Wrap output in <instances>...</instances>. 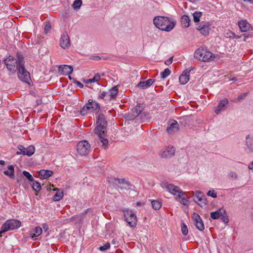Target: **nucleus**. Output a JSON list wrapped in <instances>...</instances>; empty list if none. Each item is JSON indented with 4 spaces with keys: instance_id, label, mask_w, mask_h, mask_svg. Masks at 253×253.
<instances>
[{
    "instance_id": "nucleus-1",
    "label": "nucleus",
    "mask_w": 253,
    "mask_h": 253,
    "mask_svg": "<svg viewBox=\"0 0 253 253\" xmlns=\"http://www.w3.org/2000/svg\"><path fill=\"white\" fill-rule=\"evenodd\" d=\"M107 121L103 114H100L96 120V126L94 131L101 143V146L105 149L108 148V140L106 138Z\"/></svg>"
},
{
    "instance_id": "nucleus-2",
    "label": "nucleus",
    "mask_w": 253,
    "mask_h": 253,
    "mask_svg": "<svg viewBox=\"0 0 253 253\" xmlns=\"http://www.w3.org/2000/svg\"><path fill=\"white\" fill-rule=\"evenodd\" d=\"M155 26L159 29L166 32L171 31L175 27L176 22L165 16H157L153 19Z\"/></svg>"
},
{
    "instance_id": "nucleus-3",
    "label": "nucleus",
    "mask_w": 253,
    "mask_h": 253,
    "mask_svg": "<svg viewBox=\"0 0 253 253\" xmlns=\"http://www.w3.org/2000/svg\"><path fill=\"white\" fill-rule=\"evenodd\" d=\"M194 57L198 60L203 62H210L215 58V56L212 53L203 47H201L196 50Z\"/></svg>"
},
{
    "instance_id": "nucleus-4",
    "label": "nucleus",
    "mask_w": 253,
    "mask_h": 253,
    "mask_svg": "<svg viewBox=\"0 0 253 253\" xmlns=\"http://www.w3.org/2000/svg\"><path fill=\"white\" fill-rule=\"evenodd\" d=\"M210 216L212 219L214 220L221 218L222 221L225 223H227L229 221L226 211L223 208H220L215 211L211 212L210 213Z\"/></svg>"
},
{
    "instance_id": "nucleus-5",
    "label": "nucleus",
    "mask_w": 253,
    "mask_h": 253,
    "mask_svg": "<svg viewBox=\"0 0 253 253\" xmlns=\"http://www.w3.org/2000/svg\"><path fill=\"white\" fill-rule=\"evenodd\" d=\"M18 78L22 82L29 84L31 80L29 72L25 68V66L16 67Z\"/></svg>"
},
{
    "instance_id": "nucleus-6",
    "label": "nucleus",
    "mask_w": 253,
    "mask_h": 253,
    "mask_svg": "<svg viewBox=\"0 0 253 253\" xmlns=\"http://www.w3.org/2000/svg\"><path fill=\"white\" fill-rule=\"evenodd\" d=\"M123 211L126 221L130 227H135L136 225L137 219L134 213L128 209H124Z\"/></svg>"
},
{
    "instance_id": "nucleus-7",
    "label": "nucleus",
    "mask_w": 253,
    "mask_h": 253,
    "mask_svg": "<svg viewBox=\"0 0 253 253\" xmlns=\"http://www.w3.org/2000/svg\"><path fill=\"white\" fill-rule=\"evenodd\" d=\"M77 150L80 155L86 156L90 151V145L86 140L81 141L77 144Z\"/></svg>"
},
{
    "instance_id": "nucleus-8",
    "label": "nucleus",
    "mask_w": 253,
    "mask_h": 253,
    "mask_svg": "<svg viewBox=\"0 0 253 253\" xmlns=\"http://www.w3.org/2000/svg\"><path fill=\"white\" fill-rule=\"evenodd\" d=\"M110 182L112 183L114 185H117L122 190H129L130 189L131 187V185L130 183L124 178H112L110 180Z\"/></svg>"
},
{
    "instance_id": "nucleus-9",
    "label": "nucleus",
    "mask_w": 253,
    "mask_h": 253,
    "mask_svg": "<svg viewBox=\"0 0 253 253\" xmlns=\"http://www.w3.org/2000/svg\"><path fill=\"white\" fill-rule=\"evenodd\" d=\"M164 185L167 191L176 196V199H180L181 197V194L182 195L185 194V193L181 190L179 187L173 184L166 183L164 184Z\"/></svg>"
},
{
    "instance_id": "nucleus-10",
    "label": "nucleus",
    "mask_w": 253,
    "mask_h": 253,
    "mask_svg": "<svg viewBox=\"0 0 253 253\" xmlns=\"http://www.w3.org/2000/svg\"><path fill=\"white\" fill-rule=\"evenodd\" d=\"M8 70L12 74H14L16 71V59L12 56L9 55L4 60Z\"/></svg>"
},
{
    "instance_id": "nucleus-11",
    "label": "nucleus",
    "mask_w": 253,
    "mask_h": 253,
    "mask_svg": "<svg viewBox=\"0 0 253 253\" xmlns=\"http://www.w3.org/2000/svg\"><path fill=\"white\" fill-rule=\"evenodd\" d=\"M3 225L7 231L12 230L19 228L21 226V222L17 219L7 220Z\"/></svg>"
},
{
    "instance_id": "nucleus-12",
    "label": "nucleus",
    "mask_w": 253,
    "mask_h": 253,
    "mask_svg": "<svg viewBox=\"0 0 253 253\" xmlns=\"http://www.w3.org/2000/svg\"><path fill=\"white\" fill-rule=\"evenodd\" d=\"M194 201L197 203L198 202H200L198 203V205L201 207H206L207 205V203L206 202L207 201L206 197L201 191H196Z\"/></svg>"
},
{
    "instance_id": "nucleus-13",
    "label": "nucleus",
    "mask_w": 253,
    "mask_h": 253,
    "mask_svg": "<svg viewBox=\"0 0 253 253\" xmlns=\"http://www.w3.org/2000/svg\"><path fill=\"white\" fill-rule=\"evenodd\" d=\"M18 149L20 151V152H17V155H20L22 154L23 155L31 156L33 154H34L35 151V148L33 145H30L27 148H25L22 145H19L18 147Z\"/></svg>"
},
{
    "instance_id": "nucleus-14",
    "label": "nucleus",
    "mask_w": 253,
    "mask_h": 253,
    "mask_svg": "<svg viewBox=\"0 0 253 253\" xmlns=\"http://www.w3.org/2000/svg\"><path fill=\"white\" fill-rule=\"evenodd\" d=\"M168 124L167 131L169 134L174 133L179 130V125L175 120H170L169 121Z\"/></svg>"
},
{
    "instance_id": "nucleus-15",
    "label": "nucleus",
    "mask_w": 253,
    "mask_h": 253,
    "mask_svg": "<svg viewBox=\"0 0 253 253\" xmlns=\"http://www.w3.org/2000/svg\"><path fill=\"white\" fill-rule=\"evenodd\" d=\"M193 219L196 228L200 231H202L205 229L204 222L200 215L194 212L193 213Z\"/></svg>"
},
{
    "instance_id": "nucleus-16",
    "label": "nucleus",
    "mask_w": 253,
    "mask_h": 253,
    "mask_svg": "<svg viewBox=\"0 0 253 253\" xmlns=\"http://www.w3.org/2000/svg\"><path fill=\"white\" fill-rule=\"evenodd\" d=\"M60 45L63 49L68 48L71 45L70 38L67 33H64L60 39Z\"/></svg>"
},
{
    "instance_id": "nucleus-17",
    "label": "nucleus",
    "mask_w": 253,
    "mask_h": 253,
    "mask_svg": "<svg viewBox=\"0 0 253 253\" xmlns=\"http://www.w3.org/2000/svg\"><path fill=\"white\" fill-rule=\"evenodd\" d=\"M193 68H187L183 71L182 74L179 77V83L181 84H185L189 80V74L190 71L193 70Z\"/></svg>"
},
{
    "instance_id": "nucleus-18",
    "label": "nucleus",
    "mask_w": 253,
    "mask_h": 253,
    "mask_svg": "<svg viewBox=\"0 0 253 253\" xmlns=\"http://www.w3.org/2000/svg\"><path fill=\"white\" fill-rule=\"evenodd\" d=\"M175 150L173 147H168L167 148L160 153V156L163 158H170L175 154Z\"/></svg>"
},
{
    "instance_id": "nucleus-19",
    "label": "nucleus",
    "mask_w": 253,
    "mask_h": 253,
    "mask_svg": "<svg viewBox=\"0 0 253 253\" xmlns=\"http://www.w3.org/2000/svg\"><path fill=\"white\" fill-rule=\"evenodd\" d=\"M59 72L62 75H70L73 71V67L71 65H61L58 67Z\"/></svg>"
},
{
    "instance_id": "nucleus-20",
    "label": "nucleus",
    "mask_w": 253,
    "mask_h": 253,
    "mask_svg": "<svg viewBox=\"0 0 253 253\" xmlns=\"http://www.w3.org/2000/svg\"><path fill=\"white\" fill-rule=\"evenodd\" d=\"M246 145L249 153L253 152V134H248L246 136Z\"/></svg>"
},
{
    "instance_id": "nucleus-21",
    "label": "nucleus",
    "mask_w": 253,
    "mask_h": 253,
    "mask_svg": "<svg viewBox=\"0 0 253 253\" xmlns=\"http://www.w3.org/2000/svg\"><path fill=\"white\" fill-rule=\"evenodd\" d=\"M229 102L227 98H224L223 99L220 100L218 106L215 109V113L216 114H219V113H220V112L223 110V108Z\"/></svg>"
},
{
    "instance_id": "nucleus-22",
    "label": "nucleus",
    "mask_w": 253,
    "mask_h": 253,
    "mask_svg": "<svg viewBox=\"0 0 253 253\" xmlns=\"http://www.w3.org/2000/svg\"><path fill=\"white\" fill-rule=\"evenodd\" d=\"M238 25L242 32L247 31L251 28V24L246 20L240 21L238 22Z\"/></svg>"
},
{
    "instance_id": "nucleus-23",
    "label": "nucleus",
    "mask_w": 253,
    "mask_h": 253,
    "mask_svg": "<svg viewBox=\"0 0 253 253\" xmlns=\"http://www.w3.org/2000/svg\"><path fill=\"white\" fill-rule=\"evenodd\" d=\"M38 173L39 177L42 179L48 178L53 174V171L50 170L41 169Z\"/></svg>"
},
{
    "instance_id": "nucleus-24",
    "label": "nucleus",
    "mask_w": 253,
    "mask_h": 253,
    "mask_svg": "<svg viewBox=\"0 0 253 253\" xmlns=\"http://www.w3.org/2000/svg\"><path fill=\"white\" fill-rule=\"evenodd\" d=\"M155 80L154 79H150L145 81L140 82L137 84V86L141 87L143 89L146 88L152 85Z\"/></svg>"
},
{
    "instance_id": "nucleus-25",
    "label": "nucleus",
    "mask_w": 253,
    "mask_h": 253,
    "mask_svg": "<svg viewBox=\"0 0 253 253\" xmlns=\"http://www.w3.org/2000/svg\"><path fill=\"white\" fill-rule=\"evenodd\" d=\"M180 21L183 28H188L190 26L191 20L187 15L184 14L181 16Z\"/></svg>"
},
{
    "instance_id": "nucleus-26",
    "label": "nucleus",
    "mask_w": 253,
    "mask_h": 253,
    "mask_svg": "<svg viewBox=\"0 0 253 253\" xmlns=\"http://www.w3.org/2000/svg\"><path fill=\"white\" fill-rule=\"evenodd\" d=\"M197 29L199 30L201 34L204 35H208L209 34V31L210 30V28L209 25L206 24H204L203 25L199 26Z\"/></svg>"
},
{
    "instance_id": "nucleus-27",
    "label": "nucleus",
    "mask_w": 253,
    "mask_h": 253,
    "mask_svg": "<svg viewBox=\"0 0 253 253\" xmlns=\"http://www.w3.org/2000/svg\"><path fill=\"white\" fill-rule=\"evenodd\" d=\"M8 170H4L3 171V173L9 176V178L11 179H13L14 178V167L12 165H9L7 167Z\"/></svg>"
},
{
    "instance_id": "nucleus-28",
    "label": "nucleus",
    "mask_w": 253,
    "mask_h": 253,
    "mask_svg": "<svg viewBox=\"0 0 253 253\" xmlns=\"http://www.w3.org/2000/svg\"><path fill=\"white\" fill-rule=\"evenodd\" d=\"M88 101L90 102V107L91 108V110L98 112L101 108L99 103L92 99H89Z\"/></svg>"
},
{
    "instance_id": "nucleus-29",
    "label": "nucleus",
    "mask_w": 253,
    "mask_h": 253,
    "mask_svg": "<svg viewBox=\"0 0 253 253\" xmlns=\"http://www.w3.org/2000/svg\"><path fill=\"white\" fill-rule=\"evenodd\" d=\"M42 228L40 227L35 228L30 233L31 237L33 239L34 237L40 236L42 233Z\"/></svg>"
},
{
    "instance_id": "nucleus-30",
    "label": "nucleus",
    "mask_w": 253,
    "mask_h": 253,
    "mask_svg": "<svg viewBox=\"0 0 253 253\" xmlns=\"http://www.w3.org/2000/svg\"><path fill=\"white\" fill-rule=\"evenodd\" d=\"M90 110H91V108L90 107V102L88 101V102L82 108L80 113L82 116H84L88 113V111Z\"/></svg>"
},
{
    "instance_id": "nucleus-31",
    "label": "nucleus",
    "mask_w": 253,
    "mask_h": 253,
    "mask_svg": "<svg viewBox=\"0 0 253 253\" xmlns=\"http://www.w3.org/2000/svg\"><path fill=\"white\" fill-rule=\"evenodd\" d=\"M16 67H18L21 66H25L23 56L21 54L17 53L16 55Z\"/></svg>"
},
{
    "instance_id": "nucleus-32",
    "label": "nucleus",
    "mask_w": 253,
    "mask_h": 253,
    "mask_svg": "<svg viewBox=\"0 0 253 253\" xmlns=\"http://www.w3.org/2000/svg\"><path fill=\"white\" fill-rule=\"evenodd\" d=\"M54 191H56V193L53 196L52 199L54 201H59L63 197V192L57 188L55 189Z\"/></svg>"
},
{
    "instance_id": "nucleus-33",
    "label": "nucleus",
    "mask_w": 253,
    "mask_h": 253,
    "mask_svg": "<svg viewBox=\"0 0 253 253\" xmlns=\"http://www.w3.org/2000/svg\"><path fill=\"white\" fill-rule=\"evenodd\" d=\"M109 95L111 96V98H113V99L115 98L117 94L118 93V89L117 86H115L113 87L109 91Z\"/></svg>"
},
{
    "instance_id": "nucleus-34",
    "label": "nucleus",
    "mask_w": 253,
    "mask_h": 253,
    "mask_svg": "<svg viewBox=\"0 0 253 253\" xmlns=\"http://www.w3.org/2000/svg\"><path fill=\"white\" fill-rule=\"evenodd\" d=\"M151 205L155 210H159L162 207V203L159 200H153L151 201Z\"/></svg>"
},
{
    "instance_id": "nucleus-35",
    "label": "nucleus",
    "mask_w": 253,
    "mask_h": 253,
    "mask_svg": "<svg viewBox=\"0 0 253 253\" xmlns=\"http://www.w3.org/2000/svg\"><path fill=\"white\" fill-rule=\"evenodd\" d=\"M32 182H33L32 186L33 190L37 192L40 191L41 189V184L39 182L35 181L34 179V181Z\"/></svg>"
},
{
    "instance_id": "nucleus-36",
    "label": "nucleus",
    "mask_w": 253,
    "mask_h": 253,
    "mask_svg": "<svg viewBox=\"0 0 253 253\" xmlns=\"http://www.w3.org/2000/svg\"><path fill=\"white\" fill-rule=\"evenodd\" d=\"M202 15V12L200 11H195L193 13V16L194 18V21L195 22H198L200 21V18Z\"/></svg>"
},
{
    "instance_id": "nucleus-37",
    "label": "nucleus",
    "mask_w": 253,
    "mask_h": 253,
    "mask_svg": "<svg viewBox=\"0 0 253 253\" xmlns=\"http://www.w3.org/2000/svg\"><path fill=\"white\" fill-rule=\"evenodd\" d=\"M100 79V76L98 74H96L94 76V77L92 79L87 80L86 81V84L91 83L92 82H97L99 81Z\"/></svg>"
},
{
    "instance_id": "nucleus-38",
    "label": "nucleus",
    "mask_w": 253,
    "mask_h": 253,
    "mask_svg": "<svg viewBox=\"0 0 253 253\" xmlns=\"http://www.w3.org/2000/svg\"><path fill=\"white\" fill-rule=\"evenodd\" d=\"M170 73L171 72L169 69H165L164 71L161 73V78L162 79H165L170 75Z\"/></svg>"
},
{
    "instance_id": "nucleus-39",
    "label": "nucleus",
    "mask_w": 253,
    "mask_h": 253,
    "mask_svg": "<svg viewBox=\"0 0 253 253\" xmlns=\"http://www.w3.org/2000/svg\"><path fill=\"white\" fill-rule=\"evenodd\" d=\"M22 173L29 181L32 182L34 181V179L33 176L28 171L24 170Z\"/></svg>"
},
{
    "instance_id": "nucleus-40",
    "label": "nucleus",
    "mask_w": 253,
    "mask_h": 253,
    "mask_svg": "<svg viewBox=\"0 0 253 253\" xmlns=\"http://www.w3.org/2000/svg\"><path fill=\"white\" fill-rule=\"evenodd\" d=\"M82 4V0H75L73 2V7L75 9H79L81 7Z\"/></svg>"
},
{
    "instance_id": "nucleus-41",
    "label": "nucleus",
    "mask_w": 253,
    "mask_h": 253,
    "mask_svg": "<svg viewBox=\"0 0 253 253\" xmlns=\"http://www.w3.org/2000/svg\"><path fill=\"white\" fill-rule=\"evenodd\" d=\"M134 109L136 111L135 115H139L143 110V105L141 106V104H140L139 105H137Z\"/></svg>"
},
{
    "instance_id": "nucleus-42",
    "label": "nucleus",
    "mask_w": 253,
    "mask_h": 253,
    "mask_svg": "<svg viewBox=\"0 0 253 253\" xmlns=\"http://www.w3.org/2000/svg\"><path fill=\"white\" fill-rule=\"evenodd\" d=\"M181 230L182 233L183 235L185 236V235H187L188 232V230L187 226L184 223H182Z\"/></svg>"
},
{
    "instance_id": "nucleus-43",
    "label": "nucleus",
    "mask_w": 253,
    "mask_h": 253,
    "mask_svg": "<svg viewBox=\"0 0 253 253\" xmlns=\"http://www.w3.org/2000/svg\"><path fill=\"white\" fill-rule=\"evenodd\" d=\"M110 247V244L109 243H106L105 244H104L103 246H100L99 248V250L101 251H104L108 249H109Z\"/></svg>"
},
{
    "instance_id": "nucleus-44",
    "label": "nucleus",
    "mask_w": 253,
    "mask_h": 253,
    "mask_svg": "<svg viewBox=\"0 0 253 253\" xmlns=\"http://www.w3.org/2000/svg\"><path fill=\"white\" fill-rule=\"evenodd\" d=\"M207 195L214 198L217 197V193L214 190H209L207 193Z\"/></svg>"
},
{
    "instance_id": "nucleus-45",
    "label": "nucleus",
    "mask_w": 253,
    "mask_h": 253,
    "mask_svg": "<svg viewBox=\"0 0 253 253\" xmlns=\"http://www.w3.org/2000/svg\"><path fill=\"white\" fill-rule=\"evenodd\" d=\"M228 176L229 178H233L234 179L238 178L237 174L234 171H230L228 173Z\"/></svg>"
},
{
    "instance_id": "nucleus-46",
    "label": "nucleus",
    "mask_w": 253,
    "mask_h": 253,
    "mask_svg": "<svg viewBox=\"0 0 253 253\" xmlns=\"http://www.w3.org/2000/svg\"><path fill=\"white\" fill-rule=\"evenodd\" d=\"M243 36V35H241L240 36H238V35L235 34L234 33H233L232 32H229V38L233 37L234 38L238 39H240V38H242Z\"/></svg>"
},
{
    "instance_id": "nucleus-47",
    "label": "nucleus",
    "mask_w": 253,
    "mask_h": 253,
    "mask_svg": "<svg viewBox=\"0 0 253 253\" xmlns=\"http://www.w3.org/2000/svg\"><path fill=\"white\" fill-rule=\"evenodd\" d=\"M107 95V92L102 91L98 96V99H102L105 100V96Z\"/></svg>"
},
{
    "instance_id": "nucleus-48",
    "label": "nucleus",
    "mask_w": 253,
    "mask_h": 253,
    "mask_svg": "<svg viewBox=\"0 0 253 253\" xmlns=\"http://www.w3.org/2000/svg\"><path fill=\"white\" fill-rule=\"evenodd\" d=\"M248 92L243 93L239 95L237 98V99L239 101H241L244 99L246 98V97L247 96Z\"/></svg>"
},
{
    "instance_id": "nucleus-49",
    "label": "nucleus",
    "mask_w": 253,
    "mask_h": 253,
    "mask_svg": "<svg viewBox=\"0 0 253 253\" xmlns=\"http://www.w3.org/2000/svg\"><path fill=\"white\" fill-rule=\"evenodd\" d=\"M189 201L185 198H181V203L184 205H188L189 204Z\"/></svg>"
},
{
    "instance_id": "nucleus-50",
    "label": "nucleus",
    "mask_w": 253,
    "mask_h": 253,
    "mask_svg": "<svg viewBox=\"0 0 253 253\" xmlns=\"http://www.w3.org/2000/svg\"><path fill=\"white\" fill-rule=\"evenodd\" d=\"M51 28L50 24L49 23L46 24L44 26V30L45 34H47Z\"/></svg>"
},
{
    "instance_id": "nucleus-51",
    "label": "nucleus",
    "mask_w": 253,
    "mask_h": 253,
    "mask_svg": "<svg viewBox=\"0 0 253 253\" xmlns=\"http://www.w3.org/2000/svg\"><path fill=\"white\" fill-rule=\"evenodd\" d=\"M173 57H170L168 59L165 61V63L167 65H169L171 64L172 62Z\"/></svg>"
},
{
    "instance_id": "nucleus-52",
    "label": "nucleus",
    "mask_w": 253,
    "mask_h": 253,
    "mask_svg": "<svg viewBox=\"0 0 253 253\" xmlns=\"http://www.w3.org/2000/svg\"><path fill=\"white\" fill-rule=\"evenodd\" d=\"M74 83L76 84V85L80 88H82L84 86V85L82 83H81V82H80L79 81H76L74 79Z\"/></svg>"
},
{
    "instance_id": "nucleus-53",
    "label": "nucleus",
    "mask_w": 253,
    "mask_h": 253,
    "mask_svg": "<svg viewBox=\"0 0 253 253\" xmlns=\"http://www.w3.org/2000/svg\"><path fill=\"white\" fill-rule=\"evenodd\" d=\"M4 226L2 225L1 227L0 231V237L2 236V234L5 233L7 231L6 229L4 227Z\"/></svg>"
},
{
    "instance_id": "nucleus-54",
    "label": "nucleus",
    "mask_w": 253,
    "mask_h": 253,
    "mask_svg": "<svg viewBox=\"0 0 253 253\" xmlns=\"http://www.w3.org/2000/svg\"><path fill=\"white\" fill-rule=\"evenodd\" d=\"M136 112V111L134 109H133L131 110V114H132V118H130V120L131 119H133L134 118H135V117H138L139 115H135V113Z\"/></svg>"
},
{
    "instance_id": "nucleus-55",
    "label": "nucleus",
    "mask_w": 253,
    "mask_h": 253,
    "mask_svg": "<svg viewBox=\"0 0 253 253\" xmlns=\"http://www.w3.org/2000/svg\"><path fill=\"white\" fill-rule=\"evenodd\" d=\"M42 227L45 232H47L48 230V226L46 223H43L42 224Z\"/></svg>"
},
{
    "instance_id": "nucleus-56",
    "label": "nucleus",
    "mask_w": 253,
    "mask_h": 253,
    "mask_svg": "<svg viewBox=\"0 0 253 253\" xmlns=\"http://www.w3.org/2000/svg\"><path fill=\"white\" fill-rule=\"evenodd\" d=\"M109 93H110L109 92H107V95L105 96V101H110L111 100L113 99V98H111V96L109 95Z\"/></svg>"
},
{
    "instance_id": "nucleus-57",
    "label": "nucleus",
    "mask_w": 253,
    "mask_h": 253,
    "mask_svg": "<svg viewBox=\"0 0 253 253\" xmlns=\"http://www.w3.org/2000/svg\"><path fill=\"white\" fill-rule=\"evenodd\" d=\"M242 35H243L242 37V38H243V41H246L247 39L249 37V36H247L246 34H242Z\"/></svg>"
},
{
    "instance_id": "nucleus-58",
    "label": "nucleus",
    "mask_w": 253,
    "mask_h": 253,
    "mask_svg": "<svg viewBox=\"0 0 253 253\" xmlns=\"http://www.w3.org/2000/svg\"><path fill=\"white\" fill-rule=\"evenodd\" d=\"M249 169H252L253 172V162L251 164L249 165Z\"/></svg>"
},
{
    "instance_id": "nucleus-59",
    "label": "nucleus",
    "mask_w": 253,
    "mask_h": 253,
    "mask_svg": "<svg viewBox=\"0 0 253 253\" xmlns=\"http://www.w3.org/2000/svg\"><path fill=\"white\" fill-rule=\"evenodd\" d=\"M93 59L96 60H99V59H100V58L99 56H96L93 57Z\"/></svg>"
},
{
    "instance_id": "nucleus-60",
    "label": "nucleus",
    "mask_w": 253,
    "mask_h": 253,
    "mask_svg": "<svg viewBox=\"0 0 253 253\" xmlns=\"http://www.w3.org/2000/svg\"><path fill=\"white\" fill-rule=\"evenodd\" d=\"M5 162L3 160H0V165H4Z\"/></svg>"
},
{
    "instance_id": "nucleus-61",
    "label": "nucleus",
    "mask_w": 253,
    "mask_h": 253,
    "mask_svg": "<svg viewBox=\"0 0 253 253\" xmlns=\"http://www.w3.org/2000/svg\"><path fill=\"white\" fill-rule=\"evenodd\" d=\"M20 180H20V178H17V182L18 183H19L20 182Z\"/></svg>"
},
{
    "instance_id": "nucleus-62",
    "label": "nucleus",
    "mask_w": 253,
    "mask_h": 253,
    "mask_svg": "<svg viewBox=\"0 0 253 253\" xmlns=\"http://www.w3.org/2000/svg\"><path fill=\"white\" fill-rule=\"evenodd\" d=\"M230 81H237V80L235 78H233L230 79Z\"/></svg>"
},
{
    "instance_id": "nucleus-63",
    "label": "nucleus",
    "mask_w": 253,
    "mask_h": 253,
    "mask_svg": "<svg viewBox=\"0 0 253 253\" xmlns=\"http://www.w3.org/2000/svg\"><path fill=\"white\" fill-rule=\"evenodd\" d=\"M69 75V76H68V78H69V79L70 80H72V79H73V78L71 77V76L70 75Z\"/></svg>"
},
{
    "instance_id": "nucleus-64",
    "label": "nucleus",
    "mask_w": 253,
    "mask_h": 253,
    "mask_svg": "<svg viewBox=\"0 0 253 253\" xmlns=\"http://www.w3.org/2000/svg\"><path fill=\"white\" fill-rule=\"evenodd\" d=\"M252 220L253 221V212L252 213Z\"/></svg>"
}]
</instances>
